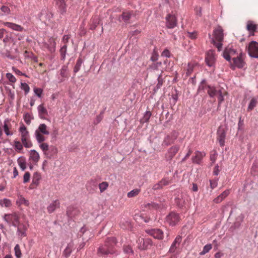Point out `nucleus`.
Segmentation results:
<instances>
[{"mask_svg": "<svg viewBox=\"0 0 258 258\" xmlns=\"http://www.w3.org/2000/svg\"><path fill=\"white\" fill-rule=\"evenodd\" d=\"M116 243V238L114 237L108 238L104 245L100 246L97 251L99 256L106 255L115 252L114 246Z\"/></svg>", "mask_w": 258, "mask_h": 258, "instance_id": "nucleus-1", "label": "nucleus"}, {"mask_svg": "<svg viewBox=\"0 0 258 258\" xmlns=\"http://www.w3.org/2000/svg\"><path fill=\"white\" fill-rule=\"evenodd\" d=\"M212 43L219 51L222 50V42L224 39L223 30L221 26L216 28L213 31Z\"/></svg>", "mask_w": 258, "mask_h": 258, "instance_id": "nucleus-2", "label": "nucleus"}, {"mask_svg": "<svg viewBox=\"0 0 258 258\" xmlns=\"http://www.w3.org/2000/svg\"><path fill=\"white\" fill-rule=\"evenodd\" d=\"M49 134L48 127L44 123H41L35 132V137L38 142H44L46 138L44 136Z\"/></svg>", "mask_w": 258, "mask_h": 258, "instance_id": "nucleus-3", "label": "nucleus"}, {"mask_svg": "<svg viewBox=\"0 0 258 258\" xmlns=\"http://www.w3.org/2000/svg\"><path fill=\"white\" fill-rule=\"evenodd\" d=\"M20 214L17 212L6 214L4 215V220L9 225L17 227L19 224Z\"/></svg>", "mask_w": 258, "mask_h": 258, "instance_id": "nucleus-4", "label": "nucleus"}, {"mask_svg": "<svg viewBox=\"0 0 258 258\" xmlns=\"http://www.w3.org/2000/svg\"><path fill=\"white\" fill-rule=\"evenodd\" d=\"M247 50L249 55L252 57L258 58V43L252 41L249 43Z\"/></svg>", "mask_w": 258, "mask_h": 258, "instance_id": "nucleus-5", "label": "nucleus"}, {"mask_svg": "<svg viewBox=\"0 0 258 258\" xmlns=\"http://www.w3.org/2000/svg\"><path fill=\"white\" fill-rule=\"evenodd\" d=\"M178 137V134L177 132L174 131L172 132L170 134L167 135L164 138L162 145L163 146L167 147L169 145L173 143L175 140Z\"/></svg>", "mask_w": 258, "mask_h": 258, "instance_id": "nucleus-6", "label": "nucleus"}, {"mask_svg": "<svg viewBox=\"0 0 258 258\" xmlns=\"http://www.w3.org/2000/svg\"><path fill=\"white\" fill-rule=\"evenodd\" d=\"M180 220V218L178 214L171 212L166 217L167 222L171 226L175 225Z\"/></svg>", "mask_w": 258, "mask_h": 258, "instance_id": "nucleus-7", "label": "nucleus"}, {"mask_svg": "<svg viewBox=\"0 0 258 258\" xmlns=\"http://www.w3.org/2000/svg\"><path fill=\"white\" fill-rule=\"evenodd\" d=\"M166 25L168 28H173L177 25V19L174 15L169 14L166 17Z\"/></svg>", "mask_w": 258, "mask_h": 258, "instance_id": "nucleus-8", "label": "nucleus"}, {"mask_svg": "<svg viewBox=\"0 0 258 258\" xmlns=\"http://www.w3.org/2000/svg\"><path fill=\"white\" fill-rule=\"evenodd\" d=\"M2 128L6 135L8 136H11L14 134L12 131V125L11 121L9 119L5 120Z\"/></svg>", "mask_w": 258, "mask_h": 258, "instance_id": "nucleus-9", "label": "nucleus"}, {"mask_svg": "<svg viewBox=\"0 0 258 258\" xmlns=\"http://www.w3.org/2000/svg\"><path fill=\"white\" fill-rule=\"evenodd\" d=\"M205 61L208 66L212 67L214 66L215 62V57L213 50H210L207 52Z\"/></svg>", "mask_w": 258, "mask_h": 258, "instance_id": "nucleus-10", "label": "nucleus"}, {"mask_svg": "<svg viewBox=\"0 0 258 258\" xmlns=\"http://www.w3.org/2000/svg\"><path fill=\"white\" fill-rule=\"evenodd\" d=\"M146 232L155 238L162 239L163 237V232L159 229L146 230Z\"/></svg>", "mask_w": 258, "mask_h": 258, "instance_id": "nucleus-11", "label": "nucleus"}, {"mask_svg": "<svg viewBox=\"0 0 258 258\" xmlns=\"http://www.w3.org/2000/svg\"><path fill=\"white\" fill-rule=\"evenodd\" d=\"M38 116L41 119H45L48 115L47 109L45 107L44 104L42 103L37 107Z\"/></svg>", "mask_w": 258, "mask_h": 258, "instance_id": "nucleus-12", "label": "nucleus"}, {"mask_svg": "<svg viewBox=\"0 0 258 258\" xmlns=\"http://www.w3.org/2000/svg\"><path fill=\"white\" fill-rule=\"evenodd\" d=\"M236 53V51L231 48L226 47L223 52V57L228 61H230V59L235 57L234 55Z\"/></svg>", "mask_w": 258, "mask_h": 258, "instance_id": "nucleus-13", "label": "nucleus"}, {"mask_svg": "<svg viewBox=\"0 0 258 258\" xmlns=\"http://www.w3.org/2000/svg\"><path fill=\"white\" fill-rule=\"evenodd\" d=\"M205 153L201 152L200 151H196L195 153V156H192L191 159L194 163L200 164L201 161L204 156H205Z\"/></svg>", "mask_w": 258, "mask_h": 258, "instance_id": "nucleus-14", "label": "nucleus"}, {"mask_svg": "<svg viewBox=\"0 0 258 258\" xmlns=\"http://www.w3.org/2000/svg\"><path fill=\"white\" fill-rule=\"evenodd\" d=\"M41 179V175L38 172L34 173L32 177V183L30 185L31 188H34V186H37L40 183V180Z\"/></svg>", "mask_w": 258, "mask_h": 258, "instance_id": "nucleus-15", "label": "nucleus"}, {"mask_svg": "<svg viewBox=\"0 0 258 258\" xmlns=\"http://www.w3.org/2000/svg\"><path fill=\"white\" fill-rule=\"evenodd\" d=\"M179 149L178 146H173L169 148L167 153H166V158L168 159L171 160L176 155Z\"/></svg>", "mask_w": 258, "mask_h": 258, "instance_id": "nucleus-16", "label": "nucleus"}, {"mask_svg": "<svg viewBox=\"0 0 258 258\" xmlns=\"http://www.w3.org/2000/svg\"><path fill=\"white\" fill-rule=\"evenodd\" d=\"M233 65L237 68H241L244 66V62L241 57V53L237 55L236 57L232 58Z\"/></svg>", "mask_w": 258, "mask_h": 258, "instance_id": "nucleus-17", "label": "nucleus"}, {"mask_svg": "<svg viewBox=\"0 0 258 258\" xmlns=\"http://www.w3.org/2000/svg\"><path fill=\"white\" fill-rule=\"evenodd\" d=\"M29 160L34 164H36L40 160L39 153L34 150L30 151Z\"/></svg>", "mask_w": 258, "mask_h": 258, "instance_id": "nucleus-18", "label": "nucleus"}, {"mask_svg": "<svg viewBox=\"0 0 258 258\" xmlns=\"http://www.w3.org/2000/svg\"><path fill=\"white\" fill-rule=\"evenodd\" d=\"M217 140L219 142L220 146L223 147L225 144V139L226 134L223 130H219L217 132Z\"/></svg>", "mask_w": 258, "mask_h": 258, "instance_id": "nucleus-19", "label": "nucleus"}, {"mask_svg": "<svg viewBox=\"0 0 258 258\" xmlns=\"http://www.w3.org/2000/svg\"><path fill=\"white\" fill-rule=\"evenodd\" d=\"M139 242H140L139 247L141 249H147L149 246H151L152 245V241L149 238L139 239Z\"/></svg>", "mask_w": 258, "mask_h": 258, "instance_id": "nucleus-20", "label": "nucleus"}, {"mask_svg": "<svg viewBox=\"0 0 258 258\" xmlns=\"http://www.w3.org/2000/svg\"><path fill=\"white\" fill-rule=\"evenodd\" d=\"M198 64V63L195 61H192L188 63L187 68L186 69V77H188L192 74L194 69Z\"/></svg>", "mask_w": 258, "mask_h": 258, "instance_id": "nucleus-21", "label": "nucleus"}, {"mask_svg": "<svg viewBox=\"0 0 258 258\" xmlns=\"http://www.w3.org/2000/svg\"><path fill=\"white\" fill-rule=\"evenodd\" d=\"M60 202L58 200L53 201L48 207L47 211L49 213H53L56 209L59 208Z\"/></svg>", "mask_w": 258, "mask_h": 258, "instance_id": "nucleus-22", "label": "nucleus"}, {"mask_svg": "<svg viewBox=\"0 0 258 258\" xmlns=\"http://www.w3.org/2000/svg\"><path fill=\"white\" fill-rule=\"evenodd\" d=\"M4 25L17 31L21 32L24 30V28L21 26L13 23L5 22L4 23Z\"/></svg>", "mask_w": 258, "mask_h": 258, "instance_id": "nucleus-23", "label": "nucleus"}, {"mask_svg": "<svg viewBox=\"0 0 258 258\" xmlns=\"http://www.w3.org/2000/svg\"><path fill=\"white\" fill-rule=\"evenodd\" d=\"M17 227H18L17 232L18 236L20 237L21 238L25 237L26 236L27 230L26 226L23 224H19Z\"/></svg>", "mask_w": 258, "mask_h": 258, "instance_id": "nucleus-24", "label": "nucleus"}, {"mask_svg": "<svg viewBox=\"0 0 258 258\" xmlns=\"http://www.w3.org/2000/svg\"><path fill=\"white\" fill-rule=\"evenodd\" d=\"M229 194V190H225L217 198L213 200L215 203L218 204L221 203L224 199H225Z\"/></svg>", "mask_w": 258, "mask_h": 258, "instance_id": "nucleus-25", "label": "nucleus"}, {"mask_svg": "<svg viewBox=\"0 0 258 258\" xmlns=\"http://www.w3.org/2000/svg\"><path fill=\"white\" fill-rule=\"evenodd\" d=\"M21 139L30 137L29 132L24 124H22L19 129Z\"/></svg>", "mask_w": 258, "mask_h": 258, "instance_id": "nucleus-26", "label": "nucleus"}, {"mask_svg": "<svg viewBox=\"0 0 258 258\" xmlns=\"http://www.w3.org/2000/svg\"><path fill=\"white\" fill-rule=\"evenodd\" d=\"M181 241V237L179 236H177L175 239L174 241H173V242L172 243L170 248L169 251L170 252H174L177 247L179 246Z\"/></svg>", "mask_w": 258, "mask_h": 258, "instance_id": "nucleus-27", "label": "nucleus"}, {"mask_svg": "<svg viewBox=\"0 0 258 258\" xmlns=\"http://www.w3.org/2000/svg\"><path fill=\"white\" fill-rule=\"evenodd\" d=\"M142 206V208L144 209V210H146L147 209L157 210L160 208V206L158 204H156L155 203H145Z\"/></svg>", "mask_w": 258, "mask_h": 258, "instance_id": "nucleus-28", "label": "nucleus"}, {"mask_svg": "<svg viewBox=\"0 0 258 258\" xmlns=\"http://www.w3.org/2000/svg\"><path fill=\"white\" fill-rule=\"evenodd\" d=\"M227 94V92L223 88L218 89L217 93L218 99V105H220L224 101V96Z\"/></svg>", "mask_w": 258, "mask_h": 258, "instance_id": "nucleus-29", "label": "nucleus"}, {"mask_svg": "<svg viewBox=\"0 0 258 258\" xmlns=\"http://www.w3.org/2000/svg\"><path fill=\"white\" fill-rule=\"evenodd\" d=\"M56 4L59 9L61 13L66 12V4L64 0H55Z\"/></svg>", "mask_w": 258, "mask_h": 258, "instance_id": "nucleus-30", "label": "nucleus"}, {"mask_svg": "<svg viewBox=\"0 0 258 258\" xmlns=\"http://www.w3.org/2000/svg\"><path fill=\"white\" fill-rule=\"evenodd\" d=\"M13 146L17 152L20 153L23 149V145L22 143L20 141L16 140L14 141Z\"/></svg>", "mask_w": 258, "mask_h": 258, "instance_id": "nucleus-31", "label": "nucleus"}, {"mask_svg": "<svg viewBox=\"0 0 258 258\" xmlns=\"http://www.w3.org/2000/svg\"><path fill=\"white\" fill-rule=\"evenodd\" d=\"M22 143L26 148H30L32 147V143L30 139V137L21 139Z\"/></svg>", "mask_w": 258, "mask_h": 258, "instance_id": "nucleus-32", "label": "nucleus"}, {"mask_svg": "<svg viewBox=\"0 0 258 258\" xmlns=\"http://www.w3.org/2000/svg\"><path fill=\"white\" fill-rule=\"evenodd\" d=\"M39 144V147L43 152L44 155L48 156L47 151L48 150L49 146L48 144L44 143V142H38Z\"/></svg>", "mask_w": 258, "mask_h": 258, "instance_id": "nucleus-33", "label": "nucleus"}, {"mask_svg": "<svg viewBox=\"0 0 258 258\" xmlns=\"http://www.w3.org/2000/svg\"><path fill=\"white\" fill-rule=\"evenodd\" d=\"M218 90L214 87L208 86L207 93L211 97H213L217 95Z\"/></svg>", "mask_w": 258, "mask_h": 258, "instance_id": "nucleus-34", "label": "nucleus"}, {"mask_svg": "<svg viewBox=\"0 0 258 258\" xmlns=\"http://www.w3.org/2000/svg\"><path fill=\"white\" fill-rule=\"evenodd\" d=\"M141 192V189L139 188L134 189L131 191L128 192L127 194V196L129 198H134L137 196Z\"/></svg>", "mask_w": 258, "mask_h": 258, "instance_id": "nucleus-35", "label": "nucleus"}, {"mask_svg": "<svg viewBox=\"0 0 258 258\" xmlns=\"http://www.w3.org/2000/svg\"><path fill=\"white\" fill-rule=\"evenodd\" d=\"M131 16L132 14L131 12H125L122 13V15H121V17L125 22H127L131 19Z\"/></svg>", "mask_w": 258, "mask_h": 258, "instance_id": "nucleus-36", "label": "nucleus"}, {"mask_svg": "<svg viewBox=\"0 0 258 258\" xmlns=\"http://www.w3.org/2000/svg\"><path fill=\"white\" fill-rule=\"evenodd\" d=\"M83 63V60L81 58L79 57L76 62V64L74 67V72L76 73L78 72L81 68V66Z\"/></svg>", "mask_w": 258, "mask_h": 258, "instance_id": "nucleus-37", "label": "nucleus"}, {"mask_svg": "<svg viewBox=\"0 0 258 258\" xmlns=\"http://www.w3.org/2000/svg\"><path fill=\"white\" fill-rule=\"evenodd\" d=\"M256 99L254 98H252L248 106L247 111H249L252 110L256 106Z\"/></svg>", "mask_w": 258, "mask_h": 258, "instance_id": "nucleus-38", "label": "nucleus"}, {"mask_svg": "<svg viewBox=\"0 0 258 258\" xmlns=\"http://www.w3.org/2000/svg\"><path fill=\"white\" fill-rule=\"evenodd\" d=\"M0 205H1L2 206H5V207L8 208L12 205V203L9 199H4L3 200H0Z\"/></svg>", "mask_w": 258, "mask_h": 258, "instance_id": "nucleus-39", "label": "nucleus"}, {"mask_svg": "<svg viewBox=\"0 0 258 258\" xmlns=\"http://www.w3.org/2000/svg\"><path fill=\"white\" fill-rule=\"evenodd\" d=\"M151 115H152V113L150 111H146L145 112L143 118L141 119V121L142 123L148 122Z\"/></svg>", "mask_w": 258, "mask_h": 258, "instance_id": "nucleus-40", "label": "nucleus"}, {"mask_svg": "<svg viewBox=\"0 0 258 258\" xmlns=\"http://www.w3.org/2000/svg\"><path fill=\"white\" fill-rule=\"evenodd\" d=\"M78 211L73 207H69L67 211L68 216L70 217H73L76 215Z\"/></svg>", "mask_w": 258, "mask_h": 258, "instance_id": "nucleus-41", "label": "nucleus"}, {"mask_svg": "<svg viewBox=\"0 0 258 258\" xmlns=\"http://www.w3.org/2000/svg\"><path fill=\"white\" fill-rule=\"evenodd\" d=\"M18 163L22 170H25L26 168V164L25 160L23 158H19L18 160Z\"/></svg>", "mask_w": 258, "mask_h": 258, "instance_id": "nucleus-42", "label": "nucleus"}, {"mask_svg": "<svg viewBox=\"0 0 258 258\" xmlns=\"http://www.w3.org/2000/svg\"><path fill=\"white\" fill-rule=\"evenodd\" d=\"M68 67L66 66H63L62 67L60 71V75L62 78H67L68 77Z\"/></svg>", "mask_w": 258, "mask_h": 258, "instance_id": "nucleus-43", "label": "nucleus"}, {"mask_svg": "<svg viewBox=\"0 0 258 258\" xmlns=\"http://www.w3.org/2000/svg\"><path fill=\"white\" fill-rule=\"evenodd\" d=\"M15 254L17 258H21L22 256V253L20 249V247L19 244H17L15 248Z\"/></svg>", "mask_w": 258, "mask_h": 258, "instance_id": "nucleus-44", "label": "nucleus"}, {"mask_svg": "<svg viewBox=\"0 0 258 258\" xmlns=\"http://www.w3.org/2000/svg\"><path fill=\"white\" fill-rule=\"evenodd\" d=\"M108 183L106 181H103L99 184V188L101 192L104 191L108 187Z\"/></svg>", "mask_w": 258, "mask_h": 258, "instance_id": "nucleus-45", "label": "nucleus"}, {"mask_svg": "<svg viewBox=\"0 0 258 258\" xmlns=\"http://www.w3.org/2000/svg\"><path fill=\"white\" fill-rule=\"evenodd\" d=\"M67 46L64 44L60 49V53L61 57V59L64 60L66 57V54L67 52Z\"/></svg>", "mask_w": 258, "mask_h": 258, "instance_id": "nucleus-46", "label": "nucleus"}, {"mask_svg": "<svg viewBox=\"0 0 258 258\" xmlns=\"http://www.w3.org/2000/svg\"><path fill=\"white\" fill-rule=\"evenodd\" d=\"M247 29L249 31L253 33L256 31V25L251 22H249L247 25Z\"/></svg>", "mask_w": 258, "mask_h": 258, "instance_id": "nucleus-47", "label": "nucleus"}, {"mask_svg": "<svg viewBox=\"0 0 258 258\" xmlns=\"http://www.w3.org/2000/svg\"><path fill=\"white\" fill-rule=\"evenodd\" d=\"M72 245L71 244H68L67 247L66 248V249L64 250V254H65L66 257H68L71 254L72 251Z\"/></svg>", "mask_w": 258, "mask_h": 258, "instance_id": "nucleus-48", "label": "nucleus"}, {"mask_svg": "<svg viewBox=\"0 0 258 258\" xmlns=\"http://www.w3.org/2000/svg\"><path fill=\"white\" fill-rule=\"evenodd\" d=\"M212 245L207 244L205 246H204L203 250L200 252L201 255H204L206 253L208 252L211 249H212Z\"/></svg>", "mask_w": 258, "mask_h": 258, "instance_id": "nucleus-49", "label": "nucleus"}, {"mask_svg": "<svg viewBox=\"0 0 258 258\" xmlns=\"http://www.w3.org/2000/svg\"><path fill=\"white\" fill-rule=\"evenodd\" d=\"M32 119V117L29 113H27L24 114V119L27 124H30L31 123Z\"/></svg>", "mask_w": 258, "mask_h": 258, "instance_id": "nucleus-50", "label": "nucleus"}, {"mask_svg": "<svg viewBox=\"0 0 258 258\" xmlns=\"http://www.w3.org/2000/svg\"><path fill=\"white\" fill-rule=\"evenodd\" d=\"M218 179L215 178L210 180V187L211 189H214L217 186Z\"/></svg>", "mask_w": 258, "mask_h": 258, "instance_id": "nucleus-51", "label": "nucleus"}, {"mask_svg": "<svg viewBox=\"0 0 258 258\" xmlns=\"http://www.w3.org/2000/svg\"><path fill=\"white\" fill-rule=\"evenodd\" d=\"M31 174L29 172H26L23 176V182L24 183L29 182Z\"/></svg>", "mask_w": 258, "mask_h": 258, "instance_id": "nucleus-52", "label": "nucleus"}, {"mask_svg": "<svg viewBox=\"0 0 258 258\" xmlns=\"http://www.w3.org/2000/svg\"><path fill=\"white\" fill-rule=\"evenodd\" d=\"M21 88L25 91V94H27L30 91V87L26 83H21Z\"/></svg>", "mask_w": 258, "mask_h": 258, "instance_id": "nucleus-53", "label": "nucleus"}, {"mask_svg": "<svg viewBox=\"0 0 258 258\" xmlns=\"http://www.w3.org/2000/svg\"><path fill=\"white\" fill-rule=\"evenodd\" d=\"M6 77H7V78L10 81V82H11L12 83H15L16 82L17 80L16 79V78L12 74L7 73L6 74Z\"/></svg>", "mask_w": 258, "mask_h": 258, "instance_id": "nucleus-54", "label": "nucleus"}, {"mask_svg": "<svg viewBox=\"0 0 258 258\" xmlns=\"http://www.w3.org/2000/svg\"><path fill=\"white\" fill-rule=\"evenodd\" d=\"M158 56L157 51L154 49L151 57V60L153 62L156 61L158 58Z\"/></svg>", "mask_w": 258, "mask_h": 258, "instance_id": "nucleus-55", "label": "nucleus"}, {"mask_svg": "<svg viewBox=\"0 0 258 258\" xmlns=\"http://www.w3.org/2000/svg\"><path fill=\"white\" fill-rule=\"evenodd\" d=\"M162 64L161 62H157L156 63H153L150 66V68L154 70H158V68L160 67Z\"/></svg>", "mask_w": 258, "mask_h": 258, "instance_id": "nucleus-56", "label": "nucleus"}, {"mask_svg": "<svg viewBox=\"0 0 258 258\" xmlns=\"http://www.w3.org/2000/svg\"><path fill=\"white\" fill-rule=\"evenodd\" d=\"M217 154L216 151H213L211 153L210 160L212 163H214L216 161V158H217Z\"/></svg>", "mask_w": 258, "mask_h": 258, "instance_id": "nucleus-57", "label": "nucleus"}, {"mask_svg": "<svg viewBox=\"0 0 258 258\" xmlns=\"http://www.w3.org/2000/svg\"><path fill=\"white\" fill-rule=\"evenodd\" d=\"M1 10L6 15L9 14L11 12L10 8L7 6H3L1 8Z\"/></svg>", "mask_w": 258, "mask_h": 258, "instance_id": "nucleus-58", "label": "nucleus"}, {"mask_svg": "<svg viewBox=\"0 0 258 258\" xmlns=\"http://www.w3.org/2000/svg\"><path fill=\"white\" fill-rule=\"evenodd\" d=\"M35 94L38 97H41L43 90L40 88H35L34 89Z\"/></svg>", "mask_w": 258, "mask_h": 258, "instance_id": "nucleus-59", "label": "nucleus"}, {"mask_svg": "<svg viewBox=\"0 0 258 258\" xmlns=\"http://www.w3.org/2000/svg\"><path fill=\"white\" fill-rule=\"evenodd\" d=\"M159 182L162 187H163L164 186L168 185L170 183V180L167 178H163Z\"/></svg>", "mask_w": 258, "mask_h": 258, "instance_id": "nucleus-60", "label": "nucleus"}, {"mask_svg": "<svg viewBox=\"0 0 258 258\" xmlns=\"http://www.w3.org/2000/svg\"><path fill=\"white\" fill-rule=\"evenodd\" d=\"M19 202L20 204H23L26 206H28L29 204L28 201L22 197L19 198Z\"/></svg>", "mask_w": 258, "mask_h": 258, "instance_id": "nucleus-61", "label": "nucleus"}, {"mask_svg": "<svg viewBox=\"0 0 258 258\" xmlns=\"http://www.w3.org/2000/svg\"><path fill=\"white\" fill-rule=\"evenodd\" d=\"M196 15L199 17L202 16V8L201 7H196L195 9Z\"/></svg>", "mask_w": 258, "mask_h": 258, "instance_id": "nucleus-62", "label": "nucleus"}, {"mask_svg": "<svg viewBox=\"0 0 258 258\" xmlns=\"http://www.w3.org/2000/svg\"><path fill=\"white\" fill-rule=\"evenodd\" d=\"M161 56H165L167 57H170V52L169 50L166 49H165L162 53Z\"/></svg>", "mask_w": 258, "mask_h": 258, "instance_id": "nucleus-63", "label": "nucleus"}, {"mask_svg": "<svg viewBox=\"0 0 258 258\" xmlns=\"http://www.w3.org/2000/svg\"><path fill=\"white\" fill-rule=\"evenodd\" d=\"M123 251L125 253H130L133 252V250H132L131 246H128V245L125 246L124 247Z\"/></svg>", "mask_w": 258, "mask_h": 258, "instance_id": "nucleus-64", "label": "nucleus"}]
</instances>
